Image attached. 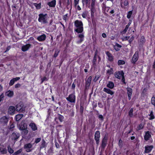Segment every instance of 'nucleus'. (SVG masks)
I'll return each instance as SVG.
<instances>
[{"label": "nucleus", "mask_w": 155, "mask_h": 155, "mask_svg": "<svg viewBox=\"0 0 155 155\" xmlns=\"http://www.w3.org/2000/svg\"><path fill=\"white\" fill-rule=\"evenodd\" d=\"M74 26L77 28L74 29V31L78 33H81L84 31L83 24L81 21L78 20L74 22Z\"/></svg>", "instance_id": "f257e3e1"}, {"label": "nucleus", "mask_w": 155, "mask_h": 155, "mask_svg": "<svg viewBox=\"0 0 155 155\" xmlns=\"http://www.w3.org/2000/svg\"><path fill=\"white\" fill-rule=\"evenodd\" d=\"M39 18L38 20L39 22L43 24H47L48 21V15L47 14L40 13L38 15Z\"/></svg>", "instance_id": "f03ea898"}, {"label": "nucleus", "mask_w": 155, "mask_h": 155, "mask_svg": "<svg viewBox=\"0 0 155 155\" xmlns=\"http://www.w3.org/2000/svg\"><path fill=\"white\" fill-rule=\"evenodd\" d=\"M90 9L92 23L94 27H96V19L94 17V13L96 12L95 8H91Z\"/></svg>", "instance_id": "7ed1b4c3"}, {"label": "nucleus", "mask_w": 155, "mask_h": 155, "mask_svg": "<svg viewBox=\"0 0 155 155\" xmlns=\"http://www.w3.org/2000/svg\"><path fill=\"white\" fill-rule=\"evenodd\" d=\"M67 101L71 103H74L75 102L76 96L74 93L70 94L68 97L66 98Z\"/></svg>", "instance_id": "20e7f679"}, {"label": "nucleus", "mask_w": 155, "mask_h": 155, "mask_svg": "<svg viewBox=\"0 0 155 155\" xmlns=\"http://www.w3.org/2000/svg\"><path fill=\"white\" fill-rule=\"evenodd\" d=\"M139 58V52L138 51L135 52L131 60V62L134 64H136V62L137 61Z\"/></svg>", "instance_id": "39448f33"}, {"label": "nucleus", "mask_w": 155, "mask_h": 155, "mask_svg": "<svg viewBox=\"0 0 155 155\" xmlns=\"http://www.w3.org/2000/svg\"><path fill=\"white\" fill-rule=\"evenodd\" d=\"M19 129L20 130L23 131L25 134L28 133V131L27 129V125L26 123L22 122L21 125L20 126Z\"/></svg>", "instance_id": "423d86ee"}, {"label": "nucleus", "mask_w": 155, "mask_h": 155, "mask_svg": "<svg viewBox=\"0 0 155 155\" xmlns=\"http://www.w3.org/2000/svg\"><path fill=\"white\" fill-rule=\"evenodd\" d=\"M154 148L153 145H147L144 147V151L143 153L144 154L149 153L151 152Z\"/></svg>", "instance_id": "0eeeda50"}, {"label": "nucleus", "mask_w": 155, "mask_h": 155, "mask_svg": "<svg viewBox=\"0 0 155 155\" xmlns=\"http://www.w3.org/2000/svg\"><path fill=\"white\" fill-rule=\"evenodd\" d=\"M100 137V131L98 130L96 131L94 134V139L97 146L99 144Z\"/></svg>", "instance_id": "6e6552de"}, {"label": "nucleus", "mask_w": 155, "mask_h": 155, "mask_svg": "<svg viewBox=\"0 0 155 155\" xmlns=\"http://www.w3.org/2000/svg\"><path fill=\"white\" fill-rule=\"evenodd\" d=\"M32 147V144L30 143H27L25 144L24 146V148L26 150V151L27 152H31L33 150L31 149Z\"/></svg>", "instance_id": "1a4fd4ad"}, {"label": "nucleus", "mask_w": 155, "mask_h": 155, "mask_svg": "<svg viewBox=\"0 0 155 155\" xmlns=\"http://www.w3.org/2000/svg\"><path fill=\"white\" fill-rule=\"evenodd\" d=\"M124 73L123 71H116L114 74L115 77L118 79H120V77L124 75Z\"/></svg>", "instance_id": "9d476101"}, {"label": "nucleus", "mask_w": 155, "mask_h": 155, "mask_svg": "<svg viewBox=\"0 0 155 155\" xmlns=\"http://www.w3.org/2000/svg\"><path fill=\"white\" fill-rule=\"evenodd\" d=\"M145 134L144 136V139L145 141H147L151 138V132L149 131H145Z\"/></svg>", "instance_id": "9b49d317"}, {"label": "nucleus", "mask_w": 155, "mask_h": 155, "mask_svg": "<svg viewBox=\"0 0 155 155\" xmlns=\"http://www.w3.org/2000/svg\"><path fill=\"white\" fill-rule=\"evenodd\" d=\"M16 109L13 106H10L8 109V114L10 115H13L15 114Z\"/></svg>", "instance_id": "f8f14e48"}, {"label": "nucleus", "mask_w": 155, "mask_h": 155, "mask_svg": "<svg viewBox=\"0 0 155 155\" xmlns=\"http://www.w3.org/2000/svg\"><path fill=\"white\" fill-rule=\"evenodd\" d=\"M91 79L92 77L91 76H90L88 78L87 80H86L85 87V89L88 88L89 87L91 84Z\"/></svg>", "instance_id": "ddd939ff"}, {"label": "nucleus", "mask_w": 155, "mask_h": 155, "mask_svg": "<svg viewBox=\"0 0 155 155\" xmlns=\"http://www.w3.org/2000/svg\"><path fill=\"white\" fill-rule=\"evenodd\" d=\"M107 141L102 140L101 144L100 145L101 151H103L107 144Z\"/></svg>", "instance_id": "4468645a"}, {"label": "nucleus", "mask_w": 155, "mask_h": 155, "mask_svg": "<svg viewBox=\"0 0 155 155\" xmlns=\"http://www.w3.org/2000/svg\"><path fill=\"white\" fill-rule=\"evenodd\" d=\"M0 152L2 154H6L7 153L6 148L3 144H0Z\"/></svg>", "instance_id": "2eb2a0df"}, {"label": "nucleus", "mask_w": 155, "mask_h": 155, "mask_svg": "<svg viewBox=\"0 0 155 155\" xmlns=\"http://www.w3.org/2000/svg\"><path fill=\"white\" fill-rule=\"evenodd\" d=\"M8 121V118L6 116H4L0 119V122L3 124H6Z\"/></svg>", "instance_id": "dca6fc26"}, {"label": "nucleus", "mask_w": 155, "mask_h": 155, "mask_svg": "<svg viewBox=\"0 0 155 155\" xmlns=\"http://www.w3.org/2000/svg\"><path fill=\"white\" fill-rule=\"evenodd\" d=\"M126 89L127 91V94L128 97V99L129 100H130L131 98L133 92L132 89L130 87H127Z\"/></svg>", "instance_id": "f3484780"}, {"label": "nucleus", "mask_w": 155, "mask_h": 155, "mask_svg": "<svg viewBox=\"0 0 155 155\" xmlns=\"http://www.w3.org/2000/svg\"><path fill=\"white\" fill-rule=\"evenodd\" d=\"M31 45L30 44H27L25 45L22 46L21 47V50L25 52L28 51L31 47Z\"/></svg>", "instance_id": "a211bd4d"}, {"label": "nucleus", "mask_w": 155, "mask_h": 155, "mask_svg": "<svg viewBox=\"0 0 155 155\" xmlns=\"http://www.w3.org/2000/svg\"><path fill=\"white\" fill-rule=\"evenodd\" d=\"M105 53L106 55L108 57V61L110 62L113 61L114 59L112 54L109 51L106 52Z\"/></svg>", "instance_id": "6ab92c4d"}, {"label": "nucleus", "mask_w": 155, "mask_h": 155, "mask_svg": "<svg viewBox=\"0 0 155 155\" xmlns=\"http://www.w3.org/2000/svg\"><path fill=\"white\" fill-rule=\"evenodd\" d=\"M56 0H53L47 3V4L50 7L54 8L56 5Z\"/></svg>", "instance_id": "aec40b11"}, {"label": "nucleus", "mask_w": 155, "mask_h": 155, "mask_svg": "<svg viewBox=\"0 0 155 155\" xmlns=\"http://www.w3.org/2000/svg\"><path fill=\"white\" fill-rule=\"evenodd\" d=\"M103 91L108 94H110L111 95H113L114 93V91H112L110 89L106 87H104L103 88Z\"/></svg>", "instance_id": "412c9836"}, {"label": "nucleus", "mask_w": 155, "mask_h": 155, "mask_svg": "<svg viewBox=\"0 0 155 155\" xmlns=\"http://www.w3.org/2000/svg\"><path fill=\"white\" fill-rule=\"evenodd\" d=\"M103 91L108 94H110L111 95H113L114 93V91H112L110 89L106 87H104L103 88Z\"/></svg>", "instance_id": "4be33fe9"}, {"label": "nucleus", "mask_w": 155, "mask_h": 155, "mask_svg": "<svg viewBox=\"0 0 155 155\" xmlns=\"http://www.w3.org/2000/svg\"><path fill=\"white\" fill-rule=\"evenodd\" d=\"M46 38V35L45 34L41 35L37 37V39L39 41H45Z\"/></svg>", "instance_id": "5701e85b"}, {"label": "nucleus", "mask_w": 155, "mask_h": 155, "mask_svg": "<svg viewBox=\"0 0 155 155\" xmlns=\"http://www.w3.org/2000/svg\"><path fill=\"white\" fill-rule=\"evenodd\" d=\"M12 139L16 140L20 137V134L17 132H14L12 134Z\"/></svg>", "instance_id": "b1692460"}, {"label": "nucleus", "mask_w": 155, "mask_h": 155, "mask_svg": "<svg viewBox=\"0 0 155 155\" xmlns=\"http://www.w3.org/2000/svg\"><path fill=\"white\" fill-rule=\"evenodd\" d=\"M20 79V78L19 77L14 78L11 80L9 83V85L12 86L14 84L15 82L16 81L19 80Z\"/></svg>", "instance_id": "393cba45"}, {"label": "nucleus", "mask_w": 155, "mask_h": 155, "mask_svg": "<svg viewBox=\"0 0 155 155\" xmlns=\"http://www.w3.org/2000/svg\"><path fill=\"white\" fill-rule=\"evenodd\" d=\"M97 50L94 53V59L92 61V64L93 66H95L97 63Z\"/></svg>", "instance_id": "a878e982"}, {"label": "nucleus", "mask_w": 155, "mask_h": 155, "mask_svg": "<svg viewBox=\"0 0 155 155\" xmlns=\"http://www.w3.org/2000/svg\"><path fill=\"white\" fill-rule=\"evenodd\" d=\"M122 47L121 45L117 43H116L115 45L113 46L114 49L116 51H120Z\"/></svg>", "instance_id": "bb28decb"}, {"label": "nucleus", "mask_w": 155, "mask_h": 155, "mask_svg": "<svg viewBox=\"0 0 155 155\" xmlns=\"http://www.w3.org/2000/svg\"><path fill=\"white\" fill-rule=\"evenodd\" d=\"M5 94L9 97H12L14 95V92L12 91L8 90L5 92Z\"/></svg>", "instance_id": "cd10ccee"}, {"label": "nucleus", "mask_w": 155, "mask_h": 155, "mask_svg": "<svg viewBox=\"0 0 155 155\" xmlns=\"http://www.w3.org/2000/svg\"><path fill=\"white\" fill-rule=\"evenodd\" d=\"M107 87L110 89H112L114 87V84L113 82L109 81L107 85Z\"/></svg>", "instance_id": "c85d7f7f"}, {"label": "nucleus", "mask_w": 155, "mask_h": 155, "mask_svg": "<svg viewBox=\"0 0 155 155\" xmlns=\"http://www.w3.org/2000/svg\"><path fill=\"white\" fill-rule=\"evenodd\" d=\"M29 126L31 127L33 131H35L37 129L36 125L34 123H31L29 124Z\"/></svg>", "instance_id": "c756f323"}, {"label": "nucleus", "mask_w": 155, "mask_h": 155, "mask_svg": "<svg viewBox=\"0 0 155 155\" xmlns=\"http://www.w3.org/2000/svg\"><path fill=\"white\" fill-rule=\"evenodd\" d=\"M78 38H80V40L78 41V43H81L84 40V35L83 34H81L78 35Z\"/></svg>", "instance_id": "7c9ffc66"}, {"label": "nucleus", "mask_w": 155, "mask_h": 155, "mask_svg": "<svg viewBox=\"0 0 155 155\" xmlns=\"http://www.w3.org/2000/svg\"><path fill=\"white\" fill-rule=\"evenodd\" d=\"M24 116L22 114H18L16 115L15 117V119L16 121L19 120Z\"/></svg>", "instance_id": "2f4dec72"}, {"label": "nucleus", "mask_w": 155, "mask_h": 155, "mask_svg": "<svg viewBox=\"0 0 155 155\" xmlns=\"http://www.w3.org/2000/svg\"><path fill=\"white\" fill-rule=\"evenodd\" d=\"M113 74V69L112 68H110V69H108L106 71L107 75L110 76Z\"/></svg>", "instance_id": "473e14b6"}, {"label": "nucleus", "mask_w": 155, "mask_h": 155, "mask_svg": "<svg viewBox=\"0 0 155 155\" xmlns=\"http://www.w3.org/2000/svg\"><path fill=\"white\" fill-rule=\"evenodd\" d=\"M122 2H120L121 6L122 8H125V6H127L129 5L128 1L127 0H125L124 2V6H123L122 5Z\"/></svg>", "instance_id": "72a5a7b5"}, {"label": "nucleus", "mask_w": 155, "mask_h": 155, "mask_svg": "<svg viewBox=\"0 0 155 155\" xmlns=\"http://www.w3.org/2000/svg\"><path fill=\"white\" fill-rule=\"evenodd\" d=\"M46 142L43 139L42 140V143L40 146V149H42L46 147Z\"/></svg>", "instance_id": "f704fd0d"}, {"label": "nucleus", "mask_w": 155, "mask_h": 155, "mask_svg": "<svg viewBox=\"0 0 155 155\" xmlns=\"http://www.w3.org/2000/svg\"><path fill=\"white\" fill-rule=\"evenodd\" d=\"M130 25H129L128 24L125 27V28L124 29L121 31H120V33L122 35H123L125 34L127 31V30Z\"/></svg>", "instance_id": "c9c22d12"}, {"label": "nucleus", "mask_w": 155, "mask_h": 155, "mask_svg": "<svg viewBox=\"0 0 155 155\" xmlns=\"http://www.w3.org/2000/svg\"><path fill=\"white\" fill-rule=\"evenodd\" d=\"M150 117L149 118V119L150 120H152L155 118V116L153 114V112L152 110L150 111V114L149 115Z\"/></svg>", "instance_id": "e433bc0d"}, {"label": "nucleus", "mask_w": 155, "mask_h": 155, "mask_svg": "<svg viewBox=\"0 0 155 155\" xmlns=\"http://www.w3.org/2000/svg\"><path fill=\"white\" fill-rule=\"evenodd\" d=\"M146 41V39L145 37L143 36H141L140 39V44L142 45H143Z\"/></svg>", "instance_id": "4c0bfd02"}, {"label": "nucleus", "mask_w": 155, "mask_h": 155, "mask_svg": "<svg viewBox=\"0 0 155 155\" xmlns=\"http://www.w3.org/2000/svg\"><path fill=\"white\" fill-rule=\"evenodd\" d=\"M23 105L22 104H18L16 105V110L17 111H20L21 109L22 108Z\"/></svg>", "instance_id": "58836bf2"}, {"label": "nucleus", "mask_w": 155, "mask_h": 155, "mask_svg": "<svg viewBox=\"0 0 155 155\" xmlns=\"http://www.w3.org/2000/svg\"><path fill=\"white\" fill-rule=\"evenodd\" d=\"M88 12L87 11H86L83 12L82 16L83 18H86L88 15Z\"/></svg>", "instance_id": "ea45409f"}, {"label": "nucleus", "mask_w": 155, "mask_h": 155, "mask_svg": "<svg viewBox=\"0 0 155 155\" xmlns=\"http://www.w3.org/2000/svg\"><path fill=\"white\" fill-rule=\"evenodd\" d=\"M143 127L144 125H143L142 123H141L137 127V130L139 131L143 129Z\"/></svg>", "instance_id": "a19ab883"}, {"label": "nucleus", "mask_w": 155, "mask_h": 155, "mask_svg": "<svg viewBox=\"0 0 155 155\" xmlns=\"http://www.w3.org/2000/svg\"><path fill=\"white\" fill-rule=\"evenodd\" d=\"M133 109L131 108L128 112V115L130 117H133Z\"/></svg>", "instance_id": "79ce46f5"}, {"label": "nucleus", "mask_w": 155, "mask_h": 155, "mask_svg": "<svg viewBox=\"0 0 155 155\" xmlns=\"http://www.w3.org/2000/svg\"><path fill=\"white\" fill-rule=\"evenodd\" d=\"M58 118L60 122H62L63 120L64 117L61 115L58 114Z\"/></svg>", "instance_id": "37998d69"}, {"label": "nucleus", "mask_w": 155, "mask_h": 155, "mask_svg": "<svg viewBox=\"0 0 155 155\" xmlns=\"http://www.w3.org/2000/svg\"><path fill=\"white\" fill-rule=\"evenodd\" d=\"M106 1H105V2H104L101 4V6L102 7V10L104 9H105V8H106L108 7L106 5Z\"/></svg>", "instance_id": "c03bdc74"}, {"label": "nucleus", "mask_w": 155, "mask_h": 155, "mask_svg": "<svg viewBox=\"0 0 155 155\" xmlns=\"http://www.w3.org/2000/svg\"><path fill=\"white\" fill-rule=\"evenodd\" d=\"M22 149H20L17 150L16 152L14 153L12 155H18V154L22 152Z\"/></svg>", "instance_id": "a18cd8bd"}, {"label": "nucleus", "mask_w": 155, "mask_h": 155, "mask_svg": "<svg viewBox=\"0 0 155 155\" xmlns=\"http://www.w3.org/2000/svg\"><path fill=\"white\" fill-rule=\"evenodd\" d=\"M59 52L60 50L59 49H57L54 52V53L53 56L54 57H57L58 56Z\"/></svg>", "instance_id": "49530a36"}, {"label": "nucleus", "mask_w": 155, "mask_h": 155, "mask_svg": "<svg viewBox=\"0 0 155 155\" xmlns=\"http://www.w3.org/2000/svg\"><path fill=\"white\" fill-rule=\"evenodd\" d=\"M34 5L36 7L37 9H39L41 8V3H39L38 4L35 3H34Z\"/></svg>", "instance_id": "de8ad7c7"}, {"label": "nucleus", "mask_w": 155, "mask_h": 155, "mask_svg": "<svg viewBox=\"0 0 155 155\" xmlns=\"http://www.w3.org/2000/svg\"><path fill=\"white\" fill-rule=\"evenodd\" d=\"M132 12H133V11L131 10V11H130L128 12L127 15V18L130 19V17L132 15Z\"/></svg>", "instance_id": "09e8293b"}, {"label": "nucleus", "mask_w": 155, "mask_h": 155, "mask_svg": "<svg viewBox=\"0 0 155 155\" xmlns=\"http://www.w3.org/2000/svg\"><path fill=\"white\" fill-rule=\"evenodd\" d=\"M96 0H91V8H95Z\"/></svg>", "instance_id": "8fccbe9b"}, {"label": "nucleus", "mask_w": 155, "mask_h": 155, "mask_svg": "<svg viewBox=\"0 0 155 155\" xmlns=\"http://www.w3.org/2000/svg\"><path fill=\"white\" fill-rule=\"evenodd\" d=\"M117 63L118 65H120L124 64L125 62L123 60H118Z\"/></svg>", "instance_id": "3c124183"}, {"label": "nucleus", "mask_w": 155, "mask_h": 155, "mask_svg": "<svg viewBox=\"0 0 155 155\" xmlns=\"http://www.w3.org/2000/svg\"><path fill=\"white\" fill-rule=\"evenodd\" d=\"M105 8V9L103 10V11L104 13L105 14H106V12H109L110 9V7L108 6L107 7Z\"/></svg>", "instance_id": "603ef678"}, {"label": "nucleus", "mask_w": 155, "mask_h": 155, "mask_svg": "<svg viewBox=\"0 0 155 155\" xmlns=\"http://www.w3.org/2000/svg\"><path fill=\"white\" fill-rule=\"evenodd\" d=\"M118 145L120 148H122L123 146V143L121 139L119 140Z\"/></svg>", "instance_id": "864d4df0"}, {"label": "nucleus", "mask_w": 155, "mask_h": 155, "mask_svg": "<svg viewBox=\"0 0 155 155\" xmlns=\"http://www.w3.org/2000/svg\"><path fill=\"white\" fill-rule=\"evenodd\" d=\"M8 152L10 154H12L14 152V150L10 148V146L9 145L8 147Z\"/></svg>", "instance_id": "5fc2aeb1"}, {"label": "nucleus", "mask_w": 155, "mask_h": 155, "mask_svg": "<svg viewBox=\"0 0 155 155\" xmlns=\"http://www.w3.org/2000/svg\"><path fill=\"white\" fill-rule=\"evenodd\" d=\"M121 77H122L121 82L123 83V84H126V83L125 82V79L124 75H123V76H122Z\"/></svg>", "instance_id": "6e6d98bb"}, {"label": "nucleus", "mask_w": 155, "mask_h": 155, "mask_svg": "<svg viewBox=\"0 0 155 155\" xmlns=\"http://www.w3.org/2000/svg\"><path fill=\"white\" fill-rule=\"evenodd\" d=\"M41 140V138H37L35 139V143H37L39 142Z\"/></svg>", "instance_id": "4d7b16f0"}, {"label": "nucleus", "mask_w": 155, "mask_h": 155, "mask_svg": "<svg viewBox=\"0 0 155 155\" xmlns=\"http://www.w3.org/2000/svg\"><path fill=\"white\" fill-rule=\"evenodd\" d=\"M108 139V134H106L104 138L102 139V140L107 141Z\"/></svg>", "instance_id": "13d9d810"}, {"label": "nucleus", "mask_w": 155, "mask_h": 155, "mask_svg": "<svg viewBox=\"0 0 155 155\" xmlns=\"http://www.w3.org/2000/svg\"><path fill=\"white\" fill-rule=\"evenodd\" d=\"M134 37L133 36L129 40L128 42L129 44H131V43L132 41L134 40Z\"/></svg>", "instance_id": "bf43d9fd"}, {"label": "nucleus", "mask_w": 155, "mask_h": 155, "mask_svg": "<svg viewBox=\"0 0 155 155\" xmlns=\"http://www.w3.org/2000/svg\"><path fill=\"white\" fill-rule=\"evenodd\" d=\"M100 77V76L99 75H96L95 76V77L94 79V82H96L99 79Z\"/></svg>", "instance_id": "052dcab7"}, {"label": "nucleus", "mask_w": 155, "mask_h": 155, "mask_svg": "<svg viewBox=\"0 0 155 155\" xmlns=\"http://www.w3.org/2000/svg\"><path fill=\"white\" fill-rule=\"evenodd\" d=\"M48 79L46 77H44L43 78L41 79V84H42L44 81H47Z\"/></svg>", "instance_id": "680f3d73"}, {"label": "nucleus", "mask_w": 155, "mask_h": 155, "mask_svg": "<svg viewBox=\"0 0 155 155\" xmlns=\"http://www.w3.org/2000/svg\"><path fill=\"white\" fill-rule=\"evenodd\" d=\"M98 107L101 108H102L103 107V105L102 102H99L98 103Z\"/></svg>", "instance_id": "e2e57ef3"}, {"label": "nucleus", "mask_w": 155, "mask_h": 155, "mask_svg": "<svg viewBox=\"0 0 155 155\" xmlns=\"http://www.w3.org/2000/svg\"><path fill=\"white\" fill-rule=\"evenodd\" d=\"M76 80V79H75V80H74V83L72 84V86H71V89H73V90H74L75 89V86H76V85L74 83V81H75Z\"/></svg>", "instance_id": "0e129e2a"}, {"label": "nucleus", "mask_w": 155, "mask_h": 155, "mask_svg": "<svg viewBox=\"0 0 155 155\" xmlns=\"http://www.w3.org/2000/svg\"><path fill=\"white\" fill-rule=\"evenodd\" d=\"M84 110V107L81 105L80 106V112L81 114H82Z\"/></svg>", "instance_id": "69168bd1"}, {"label": "nucleus", "mask_w": 155, "mask_h": 155, "mask_svg": "<svg viewBox=\"0 0 155 155\" xmlns=\"http://www.w3.org/2000/svg\"><path fill=\"white\" fill-rule=\"evenodd\" d=\"M98 117L100 119V120L101 121H103L104 119V117L101 114L99 115L98 116Z\"/></svg>", "instance_id": "338daca9"}, {"label": "nucleus", "mask_w": 155, "mask_h": 155, "mask_svg": "<svg viewBox=\"0 0 155 155\" xmlns=\"http://www.w3.org/2000/svg\"><path fill=\"white\" fill-rule=\"evenodd\" d=\"M11 46H8L6 48V50L5 51V53H6L8 52L11 48Z\"/></svg>", "instance_id": "774afa93"}]
</instances>
